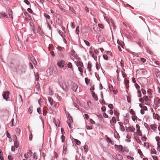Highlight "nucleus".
<instances>
[{"label":"nucleus","mask_w":160,"mask_h":160,"mask_svg":"<svg viewBox=\"0 0 160 160\" xmlns=\"http://www.w3.org/2000/svg\"><path fill=\"white\" fill-rule=\"evenodd\" d=\"M11 69L14 71L16 72L17 73L21 74L25 72L26 66L25 65H23L20 66L16 65L15 68H14L12 66H11Z\"/></svg>","instance_id":"obj_1"},{"label":"nucleus","mask_w":160,"mask_h":160,"mask_svg":"<svg viewBox=\"0 0 160 160\" xmlns=\"http://www.w3.org/2000/svg\"><path fill=\"white\" fill-rule=\"evenodd\" d=\"M115 148H117L118 150H119V151L120 152H123L124 151H126V152L128 151L127 150V149L126 148H123L122 146L121 145H117L116 144L115 145Z\"/></svg>","instance_id":"obj_2"},{"label":"nucleus","mask_w":160,"mask_h":160,"mask_svg":"<svg viewBox=\"0 0 160 160\" xmlns=\"http://www.w3.org/2000/svg\"><path fill=\"white\" fill-rule=\"evenodd\" d=\"M65 63L64 61L61 60L58 62L57 65L60 68H62L64 67Z\"/></svg>","instance_id":"obj_3"},{"label":"nucleus","mask_w":160,"mask_h":160,"mask_svg":"<svg viewBox=\"0 0 160 160\" xmlns=\"http://www.w3.org/2000/svg\"><path fill=\"white\" fill-rule=\"evenodd\" d=\"M67 122L68 124L69 128H72L71 126V124L73 122V120L72 117H70L69 118H68V120L67 121Z\"/></svg>","instance_id":"obj_4"},{"label":"nucleus","mask_w":160,"mask_h":160,"mask_svg":"<svg viewBox=\"0 0 160 160\" xmlns=\"http://www.w3.org/2000/svg\"><path fill=\"white\" fill-rule=\"evenodd\" d=\"M9 93L8 92H4L3 94H2L3 97V98L5 100H8V99L9 98Z\"/></svg>","instance_id":"obj_5"},{"label":"nucleus","mask_w":160,"mask_h":160,"mask_svg":"<svg viewBox=\"0 0 160 160\" xmlns=\"http://www.w3.org/2000/svg\"><path fill=\"white\" fill-rule=\"evenodd\" d=\"M110 123L112 125L114 126L115 124L116 123V120L114 117H113L111 120H110Z\"/></svg>","instance_id":"obj_6"},{"label":"nucleus","mask_w":160,"mask_h":160,"mask_svg":"<svg viewBox=\"0 0 160 160\" xmlns=\"http://www.w3.org/2000/svg\"><path fill=\"white\" fill-rule=\"evenodd\" d=\"M91 93L93 98L95 101H97L98 100V98L97 95L95 94L94 92L93 91L91 92Z\"/></svg>","instance_id":"obj_7"},{"label":"nucleus","mask_w":160,"mask_h":160,"mask_svg":"<svg viewBox=\"0 0 160 160\" xmlns=\"http://www.w3.org/2000/svg\"><path fill=\"white\" fill-rule=\"evenodd\" d=\"M2 17L7 18L8 15L5 12H2L0 13V18H1Z\"/></svg>","instance_id":"obj_8"},{"label":"nucleus","mask_w":160,"mask_h":160,"mask_svg":"<svg viewBox=\"0 0 160 160\" xmlns=\"http://www.w3.org/2000/svg\"><path fill=\"white\" fill-rule=\"evenodd\" d=\"M126 130L127 131H128V130L130 131L131 132H133L135 128H132L130 127H129L128 128L126 127Z\"/></svg>","instance_id":"obj_9"},{"label":"nucleus","mask_w":160,"mask_h":160,"mask_svg":"<svg viewBox=\"0 0 160 160\" xmlns=\"http://www.w3.org/2000/svg\"><path fill=\"white\" fill-rule=\"evenodd\" d=\"M78 86L77 84H73L72 85V89L73 91L75 92H76L77 90L78 89Z\"/></svg>","instance_id":"obj_10"},{"label":"nucleus","mask_w":160,"mask_h":160,"mask_svg":"<svg viewBox=\"0 0 160 160\" xmlns=\"http://www.w3.org/2000/svg\"><path fill=\"white\" fill-rule=\"evenodd\" d=\"M117 159L118 160H122L123 158L122 156L119 154H117L116 155Z\"/></svg>","instance_id":"obj_11"},{"label":"nucleus","mask_w":160,"mask_h":160,"mask_svg":"<svg viewBox=\"0 0 160 160\" xmlns=\"http://www.w3.org/2000/svg\"><path fill=\"white\" fill-rule=\"evenodd\" d=\"M154 103L158 104L160 103V99L158 97L156 98L154 100Z\"/></svg>","instance_id":"obj_12"},{"label":"nucleus","mask_w":160,"mask_h":160,"mask_svg":"<svg viewBox=\"0 0 160 160\" xmlns=\"http://www.w3.org/2000/svg\"><path fill=\"white\" fill-rule=\"evenodd\" d=\"M44 17H45L47 21V23H48V20L50 19V16L48 14H46V13H45L44 14Z\"/></svg>","instance_id":"obj_13"},{"label":"nucleus","mask_w":160,"mask_h":160,"mask_svg":"<svg viewBox=\"0 0 160 160\" xmlns=\"http://www.w3.org/2000/svg\"><path fill=\"white\" fill-rule=\"evenodd\" d=\"M153 117L154 119H158L159 118V115L157 114H156L155 113H153Z\"/></svg>","instance_id":"obj_14"},{"label":"nucleus","mask_w":160,"mask_h":160,"mask_svg":"<svg viewBox=\"0 0 160 160\" xmlns=\"http://www.w3.org/2000/svg\"><path fill=\"white\" fill-rule=\"evenodd\" d=\"M48 100L50 103L51 105H52L53 104V100L52 98L51 97H48Z\"/></svg>","instance_id":"obj_15"},{"label":"nucleus","mask_w":160,"mask_h":160,"mask_svg":"<svg viewBox=\"0 0 160 160\" xmlns=\"http://www.w3.org/2000/svg\"><path fill=\"white\" fill-rule=\"evenodd\" d=\"M77 66L78 67L79 66L81 67H83V65L82 62H81L80 61H78L77 63Z\"/></svg>","instance_id":"obj_16"},{"label":"nucleus","mask_w":160,"mask_h":160,"mask_svg":"<svg viewBox=\"0 0 160 160\" xmlns=\"http://www.w3.org/2000/svg\"><path fill=\"white\" fill-rule=\"evenodd\" d=\"M134 86L137 90H140V87L137 83H134Z\"/></svg>","instance_id":"obj_17"},{"label":"nucleus","mask_w":160,"mask_h":160,"mask_svg":"<svg viewBox=\"0 0 160 160\" xmlns=\"http://www.w3.org/2000/svg\"><path fill=\"white\" fill-rule=\"evenodd\" d=\"M137 43L138 45L140 47H142L143 45V42L141 40H140V41H138Z\"/></svg>","instance_id":"obj_18"},{"label":"nucleus","mask_w":160,"mask_h":160,"mask_svg":"<svg viewBox=\"0 0 160 160\" xmlns=\"http://www.w3.org/2000/svg\"><path fill=\"white\" fill-rule=\"evenodd\" d=\"M150 126L151 129L153 130H155L157 128V126L156 125H151Z\"/></svg>","instance_id":"obj_19"},{"label":"nucleus","mask_w":160,"mask_h":160,"mask_svg":"<svg viewBox=\"0 0 160 160\" xmlns=\"http://www.w3.org/2000/svg\"><path fill=\"white\" fill-rule=\"evenodd\" d=\"M16 132L18 134V135H20V133L21 132V130L20 128H16Z\"/></svg>","instance_id":"obj_20"},{"label":"nucleus","mask_w":160,"mask_h":160,"mask_svg":"<svg viewBox=\"0 0 160 160\" xmlns=\"http://www.w3.org/2000/svg\"><path fill=\"white\" fill-rule=\"evenodd\" d=\"M91 64L89 63H88L87 68L88 69L89 72H90L91 71Z\"/></svg>","instance_id":"obj_21"},{"label":"nucleus","mask_w":160,"mask_h":160,"mask_svg":"<svg viewBox=\"0 0 160 160\" xmlns=\"http://www.w3.org/2000/svg\"><path fill=\"white\" fill-rule=\"evenodd\" d=\"M58 32L59 34L62 37V38H64V37H65V36L63 34V32L59 30L58 31Z\"/></svg>","instance_id":"obj_22"},{"label":"nucleus","mask_w":160,"mask_h":160,"mask_svg":"<svg viewBox=\"0 0 160 160\" xmlns=\"http://www.w3.org/2000/svg\"><path fill=\"white\" fill-rule=\"evenodd\" d=\"M75 32L77 34H78L79 33V27L78 26L77 27L76 31H75Z\"/></svg>","instance_id":"obj_23"},{"label":"nucleus","mask_w":160,"mask_h":160,"mask_svg":"<svg viewBox=\"0 0 160 160\" xmlns=\"http://www.w3.org/2000/svg\"><path fill=\"white\" fill-rule=\"evenodd\" d=\"M78 69L79 72H80V74L81 75L83 74V69L82 68L80 67H78Z\"/></svg>","instance_id":"obj_24"},{"label":"nucleus","mask_w":160,"mask_h":160,"mask_svg":"<svg viewBox=\"0 0 160 160\" xmlns=\"http://www.w3.org/2000/svg\"><path fill=\"white\" fill-rule=\"evenodd\" d=\"M84 150L85 152H87L88 151V147L87 145H85L84 146Z\"/></svg>","instance_id":"obj_25"},{"label":"nucleus","mask_w":160,"mask_h":160,"mask_svg":"<svg viewBox=\"0 0 160 160\" xmlns=\"http://www.w3.org/2000/svg\"><path fill=\"white\" fill-rule=\"evenodd\" d=\"M137 94H138V98H141L142 97V95L141 94V91L140 90H138L137 92Z\"/></svg>","instance_id":"obj_26"},{"label":"nucleus","mask_w":160,"mask_h":160,"mask_svg":"<svg viewBox=\"0 0 160 160\" xmlns=\"http://www.w3.org/2000/svg\"><path fill=\"white\" fill-rule=\"evenodd\" d=\"M74 141L77 144V145H80L81 144V142L79 141L76 139H75Z\"/></svg>","instance_id":"obj_27"},{"label":"nucleus","mask_w":160,"mask_h":160,"mask_svg":"<svg viewBox=\"0 0 160 160\" xmlns=\"http://www.w3.org/2000/svg\"><path fill=\"white\" fill-rule=\"evenodd\" d=\"M8 14L12 18V11L11 10L9 9L8 10Z\"/></svg>","instance_id":"obj_28"},{"label":"nucleus","mask_w":160,"mask_h":160,"mask_svg":"<svg viewBox=\"0 0 160 160\" xmlns=\"http://www.w3.org/2000/svg\"><path fill=\"white\" fill-rule=\"evenodd\" d=\"M32 107H29L28 110V112L29 113H31L32 111Z\"/></svg>","instance_id":"obj_29"},{"label":"nucleus","mask_w":160,"mask_h":160,"mask_svg":"<svg viewBox=\"0 0 160 160\" xmlns=\"http://www.w3.org/2000/svg\"><path fill=\"white\" fill-rule=\"evenodd\" d=\"M49 93L50 95L52 96L53 94V92H52V91L51 88H49Z\"/></svg>","instance_id":"obj_30"},{"label":"nucleus","mask_w":160,"mask_h":160,"mask_svg":"<svg viewBox=\"0 0 160 160\" xmlns=\"http://www.w3.org/2000/svg\"><path fill=\"white\" fill-rule=\"evenodd\" d=\"M152 90L150 89H148L147 91L148 94L150 96H151L152 95V94L151 93Z\"/></svg>","instance_id":"obj_31"},{"label":"nucleus","mask_w":160,"mask_h":160,"mask_svg":"<svg viewBox=\"0 0 160 160\" xmlns=\"http://www.w3.org/2000/svg\"><path fill=\"white\" fill-rule=\"evenodd\" d=\"M14 146L16 148H17L18 147L19 145V142L17 141L16 142H14Z\"/></svg>","instance_id":"obj_32"},{"label":"nucleus","mask_w":160,"mask_h":160,"mask_svg":"<svg viewBox=\"0 0 160 160\" xmlns=\"http://www.w3.org/2000/svg\"><path fill=\"white\" fill-rule=\"evenodd\" d=\"M61 139H62V142L63 143L65 139V136L63 135H62L61 136Z\"/></svg>","instance_id":"obj_33"},{"label":"nucleus","mask_w":160,"mask_h":160,"mask_svg":"<svg viewBox=\"0 0 160 160\" xmlns=\"http://www.w3.org/2000/svg\"><path fill=\"white\" fill-rule=\"evenodd\" d=\"M13 140L14 142H16L17 141V138L16 135L13 136Z\"/></svg>","instance_id":"obj_34"},{"label":"nucleus","mask_w":160,"mask_h":160,"mask_svg":"<svg viewBox=\"0 0 160 160\" xmlns=\"http://www.w3.org/2000/svg\"><path fill=\"white\" fill-rule=\"evenodd\" d=\"M114 112L115 115L117 116L118 118L119 117V113L118 112L116 111H115V110L114 111Z\"/></svg>","instance_id":"obj_35"},{"label":"nucleus","mask_w":160,"mask_h":160,"mask_svg":"<svg viewBox=\"0 0 160 160\" xmlns=\"http://www.w3.org/2000/svg\"><path fill=\"white\" fill-rule=\"evenodd\" d=\"M37 112L39 114H42V112L41 108H38L37 109Z\"/></svg>","instance_id":"obj_36"},{"label":"nucleus","mask_w":160,"mask_h":160,"mask_svg":"<svg viewBox=\"0 0 160 160\" xmlns=\"http://www.w3.org/2000/svg\"><path fill=\"white\" fill-rule=\"evenodd\" d=\"M157 152V151H156V150L154 149H152L151 150V153L152 154H156V153Z\"/></svg>","instance_id":"obj_37"},{"label":"nucleus","mask_w":160,"mask_h":160,"mask_svg":"<svg viewBox=\"0 0 160 160\" xmlns=\"http://www.w3.org/2000/svg\"><path fill=\"white\" fill-rule=\"evenodd\" d=\"M103 58L105 60H108V56L105 54L103 55Z\"/></svg>","instance_id":"obj_38"},{"label":"nucleus","mask_w":160,"mask_h":160,"mask_svg":"<svg viewBox=\"0 0 160 160\" xmlns=\"http://www.w3.org/2000/svg\"><path fill=\"white\" fill-rule=\"evenodd\" d=\"M84 42L87 46H90V43L88 41H86V40H84Z\"/></svg>","instance_id":"obj_39"},{"label":"nucleus","mask_w":160,"mask_h":160,"mask_svg":"<svg viewBox=\"0 0 160 160\" xmlns=\"http://www.w3.org/2000/svg\"><path fill=\"white\" fill-rule=\"evenodd\" d=\"M120 129L122 132H124L125 131L124 127L123 126H121L120 127Z\"/></svg>","instance_id":"obj_40"},{"label":"nucleus","mask_w":160,"mask_h":160,"mask_svg":"<svg viewBox=\"0 0 160 160\" xmlns=\"http://www.w3.org/2000/svg\"><path fill=\"white\" fill-rule=\"evenodd\" d=\"M40 88V85L38 82L37 85H36V88L37 90H38Z\"/></svg>","instance_id":"obj_41"},{"label":"nucleus","mask_w":160,"mask_h":160,"mask_svg":"<svg viewBox=\"0 0 160 160\" xmlns=\"http://www.w3.org/2000/svg\"><path fill=\"white\" fill-rule=\"evenodd\" d=\"M68 67L69 68H71L72 67V64L71 63L69 62L68 64Z\"/></svg>","instance_id":"obj_42"},{"label":"nucleus","mask_w":160,"mask_h":160,"mask_svg":"<svg viewBox=\"0 0 160 160\" xmlns=\"http://www.w3.org/2000/svg\"><path fill=\"white\" fill-rule=\"evenodd\" d=\"M85 81L86 84H88L89 83V80L88 78H85Z\"/></svg>","instance_id":"obj_43"},{"label":"nucleus","mask_w":160,"mask_h":160,"mask_svg":"<svg viewBox=\"0 0 160 160\" xmlns=\"http://www.w3.org/2000/svg\"><path fill=\"white\" fill-rule=\"evenodd\" d=\"M108 107L110 109H113V105L112 104H109L108 105Z\"/></svg>","instance_id":"obj_44"},{"label":"nucleus","mask_w":160,"mask_h":160,"mask_svg":"<svg viewBox=\"0 0 160 160\" xmlns=\"http://www.w3.org/2000/svg\"><path fill=\"white\" fill-rule=\"evenodd\" d=\"M98 26L99 28H101L103 29L104 28V26L101 24L99 23L98 24Z\"/></svg>","instance_id":"obj_45"},{"label":"nucleus","mask_w":160,"mask_h":160,"mask_svg":"<svg viewBox=\"0 0 160 160\" xmlns=\"http://www.w3.org/2000/svg\"><path fill=\"white\" fill-rule=\"evenodd\" d=\"M137 132L138 133V135L139 136H142V134L141 132L139 130H137Z\"/></svg>","instance_id":"obj_46"},{"label":"nucleus","mask_w":160,"mask_h":160,"mask_svg":"<svg viewBox=\"0 0 160 160\" xmlns=\"http://www.w3.org/2000/svg\"><path fill=\"white\" fill-rule=\"evenodd\" d=\"M141 91H142V93L143 95H145L146 94V91L144 89L142 88L141 89Z\"/></svg>","instance_id":"obj_47"},{"label":"nucleus","mask_w":160,"mask_h":160,"mask_svg":"<svg viewBox=\"0 0 160 160\" xmlns=\"http://www.w3.org/2000/svg\"><path fill=\"white\" fill-rule=\"evenodd\" d=\"M99 102L102 104V103H103L104 104H107L105 103L104 99H103L102 100H100Z\"/></svg>","instance_id":"obj_48"},{"label":"nucleus","mask_w":160,"mask_h":160,"mask_svg":"<svg viewBox=\"0 0 160 160\" xmlns=\"http://www.w3.org/2000/svg\"><path fill=\"white\" fill-rule=\"evenodd\" d=\"M155 139L157 142H159V141L160 140V138L159 136L156 137Z\"/></svg>","instance_id":"obj_49"},{"label":"nucleus","mask_w":160,"mask_h":160,"mask_svg":"<svg viewBox=\"0 0 160 160\" xmlns=\"http://www.w3.org/2000/svg\"><path fill=\"white\" fill-rule=\"evenodd\" d=\"M138 153H139V155L140 156H142L143 155V154L142 153V152H141V151L140 149H138Z\"/></svg>","instance_id":"obj_50"},{"label":"nucleus","mask_w":160,"mask_h":160,"mask_svg":"<svg viewBox=\"0 0 160 160\" xmlns=\"http://www.w3.org/2000/svg\"><path fill=\"white\" fill-rule=\"evenodd\" d=\"M27 10L30 13H32L33 12L32 9L30 8H28L27 9Z\"/></svg>","instance_id":"obj_51"},{"label":"nucleus","mask_w":160,"mask_h":160,"mask_svg":"<svg viewBox=\"0 0 160 160\" xmlns=\"http://www.w3.org/2000/svg\"><path fill=\"white\" fill-rule=\"evenodd\" d=\"M143 99L146 101H147L148 100V97L147 96H144V97H143Z\"/></svg>","instance_id":"obj_52"},{"label":"nucleus","mask_w":160,"mask_h":160,"mask_svg":"<svg viewBox=\"0 0 160 160\" xmlns=\"http://www.w3.org/2000/svg\"><path fill=\"white\" fill-rule=\"evenodd\" d=\"M35 76L36 77V80L37 81H38L39 79V76L38 74L37 73L36 75L35 74Z\"/></svg>","instance_id":"obj_53"},{"label":"nucleus","mask_w":160,"mask_h":160,"mask_svg":"<svg viewBox=\"0 0 160 160\" xmlns=\"http://www.w3.org/2000/svg\"><path fill=\"white\" fill-rule=\"evenodd\" d=\"M135 140L136 141L139 143H140L141 142V141L140 140L139 138H136Z\"/></svg>","instance_id":"obj_54"},{"label":"nucleus","mask_w":160,"mask_h":160,"mask_svg":"<svg viewBox=\"0 0 160 160\" xmlns=\"http://www.w3.org/2000/svg\"><path fill=\"white\" fill-rule=\"evenodd\" d=\"M75 52L74 50H73L71 51V54L74 57L75 56Z\"/></svg>","instance_id":"obj_55"},{"label":"nucleus","mask_w":160,"mask_h":160,"mask_svg":"<svg viewBox=\"0 0 160 160\" xmlns=\"http://www.w3.org/2000/svg\"><path fill=\"white\" fill-rule=\"evenodd\" d=\"M84 117L86 119L88 120V119L89 117L88 115V114H84Z\"/></svg>","instance_id":"obj_56"},{"label":"nucleus","mask_w":160,"mask_h":160,"mask_svg":"<svg viewBox=\"0 0 160 160\" xmlns=\"http://www.w3.org/2000/svg\"><path fill=\"white\" fill-rule=\"evenodd\" d=\"M24 2L27 4L29 5L30 4L28 0H24Z\"/></svg>","instance_id":"obj_57"},{"label":"nucleus","mask_w":160,"mask_h":160,"mask_svg":"<svg viewBox=\"0 0 160 160\" xmlns=\"http://www.w3.org/2000/svg\"><path fill=\"white\" fill-rule=\"evenodd\" d=\"M73 105L75 107L77 108L78 110H79V106L78 104H77V103H73Z\"/></svg>","instance_id":"obj_58"},{"label":"nucleus","mask_w":160,"mask_h":160,"mask_svg":"<svg viewBox=\"0 0 160 160\" xmlns=\"http://www.w3.org/2000/svg\"><path fill=\"white\" fill-rule=\"evenodd\" d=\"M106 108L105 106H102L101 108L102 111L103 112L105 111L106 110Z\"/></svg>","instance_id":"obj_59"},{"label":"nucleus","mask_w":160,"mask_h":160,"mask_svg":"<svg viewBox=\"0 0 160 160\" xmlns=\"http://www.w3.org/2000/svg\"><path fill=\"white\" fill-rule=\"evenodd\" d=\"M103 116L105 118H108V115L105 112L103 113Z\"/></svg>","instance_id":"obj_60"},{"label":"nucleus","mask_w":160,"mask_h":160,"mask_svg":"<svg viewBox=\"0 0 160 160\" xmlns=\"http://www.w3.org/2000/svg\"><path fill=\"white\" fill-rule=\"evenodd\" d=\"M8 158L9 160H13V158L10 155L8 156Z\"/></svg>","instance_id":"obj_61"},{"label":"nucleus","mask_w":160,"mask_h":160,"mask_svg":"<svg viewBox=\"0 0 160 160\" xmlns=\"http://www.w3.org/2000/svg\"><path fill=\"white\" fill-rule=\"evenodd\" d=\"M153 106L154 107V108L155 109H156L159 106L158 104H154L153 105Z\"/></svg>","instance_id":"obj_62"},{"label":"nucleus","mask_w":160,"mask_h":160,"mask_svg":"<svg viewBox=\"0 0 160 160\" xmlns=\"http://www.w3.org/2000/svg\"><path fill=\"white\" fill-rule=\"evenodd\" d=\"M141 60L142 62L143 63L145 62L146 61V59L143 58H141Z\"/></svg>","instance_id":"obj_63"},{"label":"nucleus","mask_w":160,"mask_h":160,"mask_svg":"<svg viewBox=\"0 0 160 160\" xmlns=\"http://www.w3.org/2000/svg\"><path fill=\"white\" fill-rule=\"evenodd\" d=\"M153 158L154 160H158V157L156 156H153Z\"/></svg>","instance_id":"obj_64"}]
</instances>
